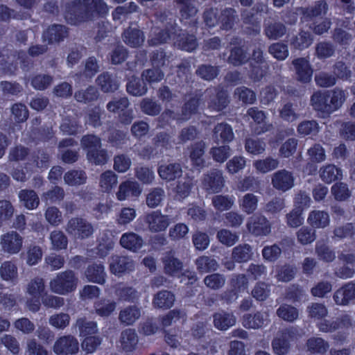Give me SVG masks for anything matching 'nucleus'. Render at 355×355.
Returning a JSON list of instances; mask_svg holds the SVG:
<instances>
[{"instance_id":"nucleus-18","label":"nucleus","mask_w":355,"mask_h":355,"mask_svg":"<svg viewBox=\"0 0 355 355\" xmlns=\"http://www.w3.org/2000/svg\"><path fill=\"white\" fill-rule=\"evenodd\" d=\"M142 189L136 181L126 180L120 184L116 193L119 200H125L130 196L137 197L141 193Z\"/></svg>"},{"instance_id":"nucleus-36","label":"nucleus","mask_w":355,"mask_h":355,"mask_svg":"<svg viewBox=\"0 0 355 355\" xmlns=\"http://www.w3.org/2000/svg\"><path fill=\"white\" fill-rule=\"evenodd\" d=\"M177 4L181 19H189L196 15L198 12L196 0H174Z\"/></svg>"},{"instance_id":"nucleus-61","label":"nucleus","mask_w":355,"mask_h":355,"mask_svg":"<svg viewBox=\"0 0 355 355\" xmlns=\"http://www.w3.org/2000/svg\"><path fill=\"white\" fill-rule=\"evenodd\" d=\"M268 53L276 60H284L289 54L288 47L283 42H275L268 46Z\"/></svg>"},{"instance_id":"nucleus-60","label":"nucleus","mask_w":355,"mask_h":355,"mask_svg":"<svg viewBox=\"0 0 355 355\" xmlns=\"http://www.w3.org/2000/svg\"><path fill=\"white\" fill-rule=\"evenodd\" d=\"M165 196L164 190L160 187L153 188L146 198V203L150 208L158 207Z\"/></svg>"},{"instance_id":"nucleus-22","label":"nucleus","mask_w":355,"mask_h":355,"mask_svg":"<svg viewBox=\"0 0 355 355\" xmlns=\"http://www.w3.org/2000/svg\"><path fill=\"white\" fill-rule=\"evenodd\" d=\"M159 177L166 182L173 181L182 175V169L180 164L173 163L161 165L157 170Z\"/></svg>"},{"instance_id":"nucleus-58","label":"nucleus","mask_w":355,"mask_h":355,"mask_svg":"<svg viewBox=\"0 0 355 355\" xmlns=\"http://www.w3.org/2000/svg\"><path fill=\"white\" fill-rule=\"evenodd\" d=\"M196 264L198 270L202 273L215 271L218 267V264L214 259L207 256L198 257L196 261Z\"/></svg>"},{"instance_id":"nucleus-19","label":"nucleus","mask_w":355,"mask_h":355,"mask_svg":"<svg viewBox=\"0 0 355 355\" xmlns=\"http://www.w3.org/2000/svg\"><path fill=\"white\" fill-rule=\"evenodd\" d=\"M110 267L112 273L120 274L132 270L135 263L128 257L115 255L112 257Z\"/></svg>"},{"instance_id":"nucleus-16","label":"nucleus","mask_w":355,"mask_h":355,"mask_svg":"<svg viewBox=\"0 0 355 355\" xmlns=\"http://www.w3.org/2000/svg\"><path fill=\"white\" fill-rule=\"evenodd\" d=\"M269 322L267 312L257 311L254 314L247 313L243 316L242 324L247 329H258Z\"/></svg>"},{"instance_id":"nucleus-52","label":"nucleus","mask_w":355,"mask_h":355,"mask_svg":"<svg viewBox=\"0 0 355 355\" xmlns=\"http://www.w3.org/2000/svg\"><path fill=\"white\" fill-rule=\"evenodd\" d=\"M45 290V281L40 277H34L26 286V292L33 297H39Z\"/></svg>"},{"instance_id":"nucleus-38","label":"nucleus","mask_w":355,"mask_h":355,"mask_svg":"<svg viewBox=\"0 0 355 355\" xmlns=\"http://www.w3.org/2000/svg\"><path fill=\"white\" fill-rule=\"evenodd\" d=\"M193 185V178L187 175H185L177 182L174 188L175 196L179 199H184L190 194Z\"/></svg>"},{"instance_id":"nucleus-32","label":"nucleus","mask_w":355,"mask_h":355,"mask_svg":"<svg viewBox=\"0 0 355 355\" xmlns=\"http://www.w3.org/2000/svg\"><path fill=\"white\" fill-rule=\"evenodd\" d=\"M313 41V35L309 31L300 30L297 35L292 37L290 44L295 49L303 50L308 48Z\"/></svg>"},{"instance_id":"nucleus-25","label":"nucleus","mask_w":355,"mask_h":355,"mask_svg":"<svg viewBox=\"0 0 355 355\" xmlns=\"http://www.w3.org/2000/svg\"><path fill=\"white\" fill-rule=\"evenodd\" d=\"M174 40L180 49L187 51H192L198 46L196 37L193 35H189L186 32L182 31V30L178 29Z\"/></svg>"},{"instance_id":"nucleus-46","label":"nucleus","mask_w":355,"mask_h":355,"mask_svg":"<svg viewBox=\"0 0 355 355\" xmlns=\"http://www.w3.org/2000/svg\"><path fill=\"white\" fill-rule=\"evenodd\" d=\"M248 60L247 51L240 46H234L230 49L227 62L234 67L245 64Z\"/></svg>"},{"instance_id":"nucleus-3","label":"nucleus","mask_w":355,"mask_h":355,"mask_svg":"<svg viewBox=\"0 0 355 355\" xmlns=\"http://www.w3.org/2000/svg\"><path fill=\"white\" fill-rule=\"evenodd\" d=\"M78 277L72 270L60 272L49 284L51 293L59 295H67L74 292L78 285Z\"/></svg>"},{"instance_id":"nucleus-33","label":"nucleus","mask_w":355,"mask_h":355,"mask_svg":"<svg viewBox=\"0 0 355 355\" xmlns=\"http://www.w3.org/2000/svg\"><path fill=\"white\" fill-rule=\"evenodd\" d=\"M121 245L132 252L138 251L143 245V239L134 232L123 234L120 239Z\"/></svg>"},{"instance_id":"nucleus-62","label":"nucleus","mask_w":355,"mask_h":355,"mask_svg":"<svg viewBox=\"0 0 355 355\" xmlns=\"http://www.w3.org/2000/svg\"><path fill=\"white\" fill-rule=\"evenodd\" d=\"M258 198L251 193H246L240 200V207L247 214L254 213L258 207Z\"/></svg>"},{"instance_id":"nucleus-21","label":"nucleus","mask_w":355,"mask_h":355,"mask_svg":"<svg viewBox=\"0 0 355 355\" xmlns=\"http://www.w3.org/2000/svg\"><path fill=\"white\" fill-rule=\"evenodd\" d=\"M138 336L133 329H126L121 331L119 343L121 347L125 352H132L138 344Z\"/></svg>"},{"instance_id":"nucleus-12","label":"nucleus","mask_w":355,"mask_h":355,"mask_svg":"<svg viewBox=\"0 0 355 355\" xmlns=\"http://www.w3.org/2000/svg\"><path fill=\"white\" fill-rule=\"evenodd\" d=\"M294 67L295 78L302 83H309L311 80L313 70L309 62L304 58H298L292 61Z\"/></svg>"},{"instance_id":"nucleus-20","label":"nucleus","mask_w":355,"mask_h":355,"mask_svg":"<svg viewBox=\"0 0 355 355\" xmlns=\"http://www.w3.org/2000/svg\"><path fill=\"white\" fill-rule=\"evenodd\" d=\"M307 223L313 229L325 228L330 223L329 215L324 211L313 210L309 214Z\"/></svg>"},{"instance_id":"nucleus-2","label":"nucleus","mask_w":355,"mask_h":355,"mask_svg":"<svg viewBox=\"0 0 355 355\" xmlns=\"http://www.w3.org/2000/svg\"><path fill=\"white\" fill-rule=\"evenodd\" d=\"M345 100L344 91L335 88L324 92H315L311 98V103L316 111L330 114L341 107Z\"/></svg>"},{"instance_id":"nucleus-26","label":"nucleus","mask_w":355,"mask_h":355,"mask_svg":"<svg viewBox=\"0 0 355 355\" xmlns=\"http://www.w3.org/2000/svg\"><path fill=\"white\" fill-rule=\"evenodd\" d=\"M319 174L321 180L327 184L331 183L343 178L342 170L334 164H327L320 168Z\"/></svg>"},{"instance_id":"nucleus-53","label":"nucleus","mask_w":355,"mask_h":355,"mask_svg":"<svg viewBox=\"0 0 355 355\" xmlns=\"http://www.w3.org/2000/svg\"><path fill=\"white\" fill-rule=\"evenodd\" d=\"M49 239L54 250H61L67 248L68 238L61 230H53L50 233Z\"/></svg>"},{"instance_id":"nucleus-59","label":"nucleus","mask_w":355,"mask_h":355,"mask_svg":"<svg viewBox=\"0 0 355 355\" xmlns=\"http://www.w3.org/2000/svg\"><path fill=\"white\" fill-rule=\"evenodd\" d=\"M116 304L110 300H101L95 302L94 309L96 313L102 317L109 316L116 309Z\"/></svg>"},{"instance_id":"nucleus-15","label":"nucleus","mask_w":355,"mask_h":355,"mask_svg":"<svg viewBox=\"0 0 355 355\" xmlns=\"http://www.w3.org/2000/svg\"><path fill=\"white\" fill-rule=\"evenodd\" d=\"M329 5L326 0H318L309 7H299L297 11L305 19H313L327 15Z\"/></svg>"},{"instance_id":"nucleus-49","label":"nucleus","mask_w":355,"mask_h":355,"mask_svg":"<svg viewBox=\"0 0 355 355\" xmlns=\"http://www.w3.org/2000/svg\"><path fill=\"white\" fill-rule=\"evenodd\" d=\"M118 183V177L112 171L108 170L101 174L99 187L103 192H110Z\"/></svg>"},{"instance_id":"nucleus-34","label":"nucleus","mask_w":355,"mask_h":355,"mask_svg":"<svg viewBox=\"0 0 355 355\" xmlns=\"http://www.w3.org/2000/svg\"><path fill=\"white\" fill-rule=\"evenodd\" d=\"M162 262L164 272L169 275H175L182 268V263L171 252L164 254Z\"/></svg>"},{"instance_id":"nucleus-5","label":"nucleus","mask_w":355,"mask_h":355,"mask_svg":"<svg viewBox=\"0 0 355 355\" xmlns=\"http://www.w3.org/2000/svg\"><path fill=\"white\" fill-rule=\"evenodd\" d=\"M205 93L209 96L207 107L215 112H220L230 103L227 92L223 87L207 89Z\"/></svg>"},{"instance_id":"nucleus-30","label":"nucleus","mask_w":355,"mask_h":355,"mask_svg":"<svg viewBox=\"0 0 355 355\" xmlns=\"http://www.w3.org/2000/svg\"><path fill=\"white\" fill-rule=\"evenodd\" d=\"M212 138L216 142H230L234 139L232 127L225 123H218L213 130Z\"/></svg>"},{"instance_id":"nucleus-43","label":"nucleus","mask_w":355,"mask_h":355,"mask_svg":"<svg viewBox=\"0 0 355 355\" xmlns=\"http://www.w3.org/2000/svg\"><path fill=\"white\" fill-rule=\"evenodd\" d=\"M205 148L206 144L203 141L196 142L191 146L190 158L193 165L200 168L205 166L203 155Z\"/></svg>"},{"instance_id":"nucleus-24","label":"nucleus","mask_w":355,"mask_h":355,"mask_svg":"<svg viewBox=\"0 0 355 355\" xmlns=\"http://www.w3.org/2000/svg\"><path fill=\"white\" fill-rule=\"evenodd\" d=\"M68 36L67 28L63 25L54 24L49 26L44 33L43 38L48 41L49 44L60 42Z\"/></svg>"},{"instance_id":"nucleus-4","label":"nucleus","mask_w":355,"mask_h":355,"mask_svg":"<svg viewBox=\"0 0 355 355\" xmlns=\"http://www.w3.org/2000/svg\"><path fill=\"white\" fill-rule=\"evenodd\" d=\"M66 232L76 239H85L92 236L94 232L93 225L82 217L70 218L65 226Z\"/></svg>"},{"instance_id":"nucleus-48","label":"nucleus","mask_w":355,"mask_h":355,"mask_svg":"<svg viewBox=\"0 0 355 355\" xmlns=\"http://www.w3.org/2000/svg\"><path fill=\"white\" fill-rule=\"evenodd\" d=\"M201 95H195L189 98L182 106L181 120L187 121L198 111V106L201 101Z\"/></svg>"},{"instance_id":"nucleus-23","label":"nucleus","mask_w":355,"mask_h":355,"mask_svg":"<svg viewBox=\"0 0 355 355\" xmlns=\"http://www.w3.org/2000/svg\"><path fill=\"white\" fill-rule=\"evenodd\" d=\"M213 323L217 329L225 331L236 324V317L232 313L217 312L213 315Z\"/></svg>"},{"instance_id":"nucleus-47","label":"nucleus","mask_w":355,"mask_h":355,"mask_svg":"<svg viewBox=\"0 0 355 355\" xmlns=\"http://www.w3.org/2000/svg\"><path fill=\"white\" fill-rule=\"evenodd\" d=\"M127 92L135 96L144 95L147 92V87L144 80L138 77L132 76L126 85Z\"/></svg>"},{"instance_id":"nucleus-40","label":"nucleus","mask_w":355,"mask_h":355,"mask_svg":"<svg viewBox=\"0 0 355 355\" xmlns=\"http://www.w3.org/2000/svg\"><path fill=\"white\" fill-rule=\"evenodd\" d=\"M276 314L281 320L293 323L299 318L298 309L288 304H282L276 311Z\"/></svg>"},{"instance_id":"nucleus-14","label":"nucleus","mask_w":355,"mask_h":355,"mask_svg":"<svg viewBox=\"0 0 355 355\" xmlns=\"http://www.w3.org/2000/svg\"><path fill=\"white\" fill-rule=\"evenodd\" d=\"M123 42L131 48H139L145 41L144 32L137 27L131 26L125 28L122 33Z\"/></svg>"},{"instance_id":"nucleus-8","label":"nucleus","mask_w":355,"mask_h":355,"mask_svg":"<svg viewBox=\"0 0 355 355\" xmlns=\"http://www.w3.org/2000/svg\"><path fill=\"white\" fill-rule=\"evenodd\" d=\"M79 343L71 335L60 337L54 343L53 352L57 355H73L78 352Z\"/></svg>"},{"instance_id":"nucleus-31","label":"nucleus","mask_w":355,"mask_h":355,"mask_svg":"<svg viewBox=\"0 0 355 355\" xmlns=\"http://www.w3.org/2000/svg\"><path fill=\"white\" fill-rule=\"evenodd\" d=\"M18 197L20 202L28 210L35 209L40 205V198L34 190L22 189L19 191Z\"/></svg>"},{"instance_id":"nucleus-27","label":"nucleus","mask_w":355,"mask_h":355,"mask_svg":"<svg viewBox=\"0 0 355 355\" xmlns=\"http://www.w3.org/2000/svg\"><path fill=\"white\" fill-rule=\"evenodd\" d=\"M168 24H170V28L167 27L166 29L160 31L154 37L148 40L149 46H154L166 43L171 38H173L174 40V37L177 35L178 28L170 22H168Z\"/></svg>"},{"instance_id":"nucleus-54","label":"nucleus","mask_w":355,"mask_h":355,"mask_svg":"<svg viewBox=\"0 0 355 355\" xmlns=\"http://www.w3.org/2000/svg\"><path fill=\"white\" fill-rule=\"evenodd\" d=\"M308 350L312 353L324 354L329 349V343L320 337H311L306 343Z\"/></svg>"},{"instance_id":"nucleus-45","label":"nucleus","mask_w":355,"mask_h":355,"mask_svg":"<svg viewBox=\"0 0 355 355\" xmlns=\"http://www.w3.org/2000/svg\"><path fill=\"white\" fill-rule=\"evenodd\" d=\"M252 247L247 243L240 244L233 248L232 258L238 263H244L252 257Z\"/></svg>"},{"instance_id":"nucleus-13","label":"nucleus","mask_w":355,"mask_h":355,"mask_svg":"<svg viewBox=\"0 0 355 355\" xmlns=\"http://www.w3.org/2000/svg\"><path fill=\"white\" fill-rule=\"evenodd\" d=\"M335 303L338 306H347L355 300V284L348 282L335 291L333 295Z\"/></svg>"},{"instance_id":"nucleus-17","label":"nucleus","mask_w":355,"mask_h":355,"mask_svg":"<svg viewBox=\"0 0 355 355\" xmlns=\"http://www.w3.org/2000/svg\"><path fill=\"white\" fill-rule=\"evenodd\" d=\"M287 28L281 21L275 20H265L263 32L265 36L271 40H277L284 36Z\"/></svg>"},{"instance_id":"nucleus-9","label":"nucleus","mask_w":355,"mask_h":355,"mask_svg":"<svg viewBox=\"0 0 355 355\" xmlns=\"http://www.w3.org/2000/svg\"><path fill=\"white\" fill-rule=\"evenodd\" d=\"M247 229L254 236H266L271 231V225L264 216L254 214L248 219Z\"/></svg>"},{"instance_id":"nucleus-11","label":"nucleus","mask_w":355,"mask_h":355,"mask_svg":"<svg viewBox=\"0 0 355 355\" xmlns=\"http://www.w3.org/2000/svg\"><path fill=\"white\" fill-rule=\"evenodd\" d=\"M295 178L292 172L281 169L272 175L271 184L274 189L282 192L291 189L294 186Z\"/></svg>"},{"instance_id":"nucleus-1","label":"nucleus","mask_w":355,"mask_h":355,"mask_svg":"<svg viewBox=\"0 0 355 355\" xmlns=\"http://www.w3.org/2000/svg\"><path fill=\"white\" fill-rule=\"evenodd\" d=\"M108 8L103 0H73L66 6L65 19L76 24L92 20L96 15H105Z\"/></svg>"},{"instance_id":"nucleus-28","label":"nucleus","mask_w":355,"mask_h":355,"mask_svg":"<svg viewBox=\"0 0 355 355\" xmlns=\"http://www.w3.org/2000/svg\"><path fill=\"white\" fill-rule=\"evenodd\" d=\"M141 317V310L135 305L126 306L119 313V320L125 325H132Z\"/></svg>"},{"instance_id":"nucleus-57","label":"nucleus","mask_w":355,"mask_h":355,"mask_svg":"<svg viewBox=\"0 0 355 355\" xmlns=\"http://www.w3.org/2000/svg\"><path fill=\"white\" fill-rule=\"evenodd\" d=\"M135 176L144 184H152L155 178L153 170L144 166H138L135 168Z\"/></svg>"},{"instance_id":"nucleus-37","label":"nucleus","mask_w":355,"mask_h":355,"mask_svg":"<svg viewBox=\"0 0 355 355\" xmlns=\"http://www.w3.org/2000/svg\"><path fill=\"white\" fill-rule=\"evenodd\" d=\"M119 301L135 303L138 301L140 293L133 287L119 285L115 290Z\"/></svg>"},{"instance_id":"nucleus-56","label":"nucleus","mask_w":355,"mask_h":355,"mask_svg":"<svg viewBox=\"0 0 355 355\" xmlns=\"http://www.w3.org/2000/svg\"><path fill=\"white\" fill-rule=\"evenodd\" d=\"M30 153L28 148L21 144L16 145L10 148L8 155V160L10 162H19L24 161Z\"/></svg>"},{"instance_id":"nucleus-41","label":"nucleus","mask_w":355,"mask_h":355,"mask_svg":"<svg viewBox=\"0 0 355 355\" xmlns=\"http://www.w3.org/2000/svg\"><path fill=\"white\" fill-rule=\"evenodd\" d=\"M96 83L103 92H114L119 88L118 81L109 73L103 72L96 78Z\"/></svg>"},{"instance_id":"nucleus-39","label":"nucleus","mask_w":355,"mask_h":355,"mask_svg":"<svg viewBox=\"0 0 355 355\" xmlns=\"http://www.w3.org/2000/svg\"><path fill=\"white\" fill-rule=\"evenodd\" d=\"M237 18L238 16L234 8H225L222 10L218 17L220 28L226 31L232 29Z\"/></svg>"},{"instance_id":"nucleus-29","label":"nucleus","mask_w":355,"mask_h":355,"mask_svg":"<svg viewBox=\"0 0 355 355\" xmlns=\"http://www.w3.org/2000/svg\"><path fill=\"white\" fill-rule=\"evenodd\" d=\"M85 275L88 281L94 283L103 284L105 281V268L101 263H92L88 266Z\"/></svg>"},{"instance_id":"nucleus-63","label":"nucleus","mask_w":355,"mask_h":355,"mask_svg":"<svg viewBox=\"0 0 355 355\" xmlns=\"http://www.w3.org/2000/svg\"><path fill=\"white\" fill-rule=\"evenodd\" d=\"M150 61L153 67L161 69L168 64L169 56L163 49H159L151 53Z\"/></svg>"},{"instance_id":"nucleus-35","label":"nucleus","mask_w":355,"mask_h":355,"mask_svg":"<svg viewBox=\"0 0 355 355\" xmlns=\"http://www.w3.org/2000/svg\"><path fill=\"white\" fill-rule=\"evenodd\" d=\"M243 24L249 34L257 35L260 32V23L255 18L254 14L248 10H243L241 12Z\"/></svg>"},{"instance_id":"nucleus-6","label":"nucleus","mask_w":355,"mask_h":355,"mask_svg":"<svg viewBox=\"0 0 355 355\" xmlns=\"http://www.w3.org/2000/svg\"><path fill=\"white\" fill-rule=\"evenodd\" d=\"M24 238L15 230L8 231L0 237V245L6 253L17 254L23 247Z\"/></svg>"},{"instance_id":"nucleus-55","label":"nucleus","mask_w":355,"mask_h":355,"mask_svg":"<svg viewBox=\"0 0 355 355\" xmlns=\"http://www.w3.org/2000/svg\"><path fill=\"white\" fill-rule=\"evenodd\" d=\"M296 236L298 243L305 245L313 243L316 239V233L311 226H303L297 230Z\"/></svg>"},{"instance_id":"nucleus-51","label":"nucleus","mask_w":355,"mask_h":355,"mask_svg":"<svg viewBox=\"0 0 355 355\" xmlns=\"http://www.w3.org/2000/svg\"><path fill=\"white\" fill-rule=\"evenodd\" d=\"M98 92L94 86H89L85 89H80L74 94L75 99L80 103H87L97 100Z\"/></svg>"},{"instance_id":"nucleus-64","label":"nucleus","mask_w":355,"mask_h":355,"mask_svg":"<svg viewBox=\"0 0 355 355\" xmlns=\"http://www.w3.org/2000/svg\"><path fill=\"white\" fill-rule=\"evenodd\" d=\"M331 193L338 201H345L351 196L347 184L342 182L334 184L331 188Z\"/></svg>"},{"instance_id":"nucleus-42","label":"nucleus","mask_w":355,"mask_h":355,"mask_svg":"<svg viewBox=\"0 0 355 355\" xmlns=\"http://www.w3.org/2000/svg\"><path fill=\"white\" fill-rule=\"evenodd\" d=\"M332 239L340 241L347 238L353 239L355 236V223H347L334 227Z\"/></svg>"},{"instance_id":"nucleus-7","label":"nucleus","mask_w":355,"mask_h":355,"mask_svg":"<svg viewBox=\"0 0 355 355\" xmlns=\"http://www.w3.org/2000/svg\"><path fill=\"white\" fill-rule=\"evenodd\" d=\"M202 186L209 193H217L221 191L225 186V180L221 171L213 169L204 175Z\"/></svg>"},{"instance_id":"nucleus-44","label":"nucleus","mask_w":355,"mask_h":355,"mask_svg":"<svg viewBox=\"0 0 355 355\" xmlns=\"http://www.w3.org/2000/svg\"><path fill=\"white\" fill-rule=\"evenodd\" d=\"M175 302V295L168 291H162L155 295L153 304L159 309H169Z\"/></svg>"},{"instance_id":"nucleus-10","label":"nucleus","mask_w":355,"mask_h":355,"mask_svg":"<svg viewBox=\"0 0 355 355\" xmlns=\"http://www.w3.org/2000/svg\"><path fill=\"white\" fill-rule=\"evenodd\" d=\"M144 221L151 232H159L166 230L170 225V218L160 211H153L146 214Z\"/></svg>"},{"instance_id":"nucleus-50","label":"nucleus","mask_w":355,"mask_h":355,"mask_svg":"<svg viewBox=\"0 0 355 355\" xmlns=\"http://www.w3.org/2000/svg\"><path fill=\"white\" fill-rule=\"evenodd\" d=\"M86 173L83 170H71L64 175V182L69 186H79L86 182Z\"/></svg>"}]
</instances>
